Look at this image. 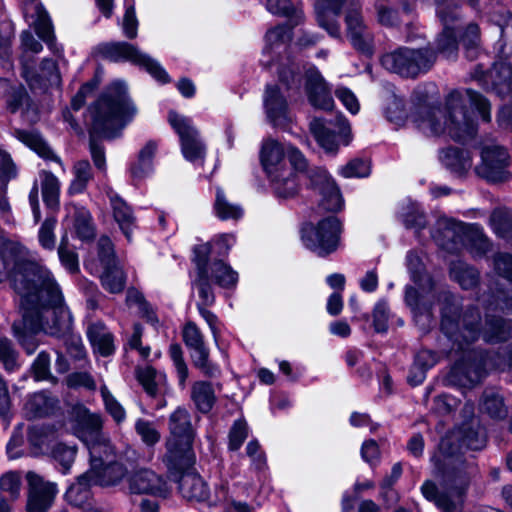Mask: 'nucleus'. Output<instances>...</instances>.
Instances as JSON below:
<instances>
[{
	"instance_id": "35",
	"label": "nucleus",
	"mask_w": 512,
	"mask_h": 512,
	"mask_svg": "<svg viewBox=\"0 0 512 512\" xmlns=\"http://www.w3.org/2000/svg\"><path fill=\"white\" fill-rule=\"evenodd\" d=\"M191 399L201 413H208L216 402L213 386L207 381H196L192 385Z\"/></svg>"
},
{
	"instance_id": "31",
	"label": "nucleus",
	"mask_w": 512,
	"mask_h": 512,
	"mask_svg": "<svg viewBox=\"0 0 512 512\" xmlns=\"http://www.w3.org/2000/svg\"><path fill=\"white\" fill-rule=\"evenodd\" d=\"M86 445L90 453V469L93 471L101 468L106 461L114 459V448L103 433L90 439Z\"/></svg>"
},
{
	"instance_id": "14",
	"label": "nucleus",
	"mask_w": 512,
	"mask_h": 512,
	"mask_svg": "<svg viewBox=\"0 0 512 512\" xmlns=\"http://www.w3.org/2000/svg\"><path fill=\"white\" fill-rule=\"evenodd\" d=\"M168 121L180 138L184 158L190 162L203 160L206 148L191 119L171 111Z\"/></svg>"
},
{
	"instance_id": "32",
	"label": "nucleus",
	"mask_w": 512,
	"mask_h": 512,
	"mask_svg": "<svg viewBox=\"0 0 512 512\" xmlns=\"http://www.w3.org/2000/svg\"><path fill=\"white\" fill-rule=\"evenodd\" d=\"M6 103L10 112H20L29 121H34L37 117L36 106L31 102L26 90L21 86L10 88Z\"/></svg>"
},
{
	"instance_id": "50",
	"label": "nucleus",
	"mask_w": 512,
	"mask_h": 512,
	"mask_svg": "<svg viewBox=\"0 0 512 512\" xmlns=\"http://www.w3.org/2000/svg\"><path fill=\"white\" fill-rule=\"evenodd\" d=\"M42 197L48 207L54 208L58 205L59 181L51 173H44L43 175Z\"/></svg>"
},
{
	"instance_id": "28",
	"label": "nucleus",
	"mask_w": 512,
	"mask_h": 512,
	"mask_svg": "<svg viewBox=\"0 0 512 512\" xmlns=\"http://www.w3.org/2000/svg\"><path fill=\"white\" fill-rule=\"evenodd\" d=\"M114 220L128 241H131L132 232L136 228V218L131 207L117 194H109Z\"/></svg>"
},
{
	"instance_id": "52",
	"label": "nucleus",
	"mask_w": 512,
	"mask_h": 512,
	"mask_svg": "<svg viewBox=\"0 0 512 512\" xmlns=\"http://www.w3.org/2000/svg\"><path fill=\"white\" fill-rule=\"evenodd\" d=\"M126 302L129 306H137L140 313L147 320V322L153 325L158 322L155 313L139 291L129 289L127 291Z\"/></svg>"
},
{
	"instance_id": "8",
	"label": "nucleus",
	"mask_w": 512,
	"mask_h": 512,
	"mask_svg": "<svg viewBox=\"0 0 512 512\" xmlns=\"http://www.w3.org/2000/svg\"><path fill=\"white\" fill-rule=\"evenodd\" d=\"M286 154L294 170L307 174L309 187L321 195L320 205L323 209L328 211L340 210L343 205L340 191L326 170L320 167L309 168L304 154L294 146H287Z\"/></svg>"
},
{
	"instance_id": "59",
	"label": "nucleus",
	"mask_w": 512,
	"mask_h": 512,
	"mask_svg": "<svg viewBox=\"0 0 512 512\" xmlns=\"http://www.w3.org/2000/svg\"><path fill=\"white\" fill-rule=\"evenodd\" d=\"M0 361L7 371H14L17 364V353L12 347V343L7 338H0Z\"/></svg>"
},
{
	"instance_id": "64",
	"label": "nucleus",
	"mask_w": 512,
	"mask_h": 512,
	"mask_svg": "<svg viewBox=\"0 0 512 512\" xmlns=\"http://www.w3.org/2000/svg\"><path fill=\"white\" fill-rule=\"evenodd\" d=\"M248 436L247 424L243 420L234 422L229 432V448L238 450Z\"/></svg>"
},
{
	"instance_id": "16",
	"label": "nucleus",
	"mask_w": 512,
	"mask_h": 512,
	"mask_svg": "<svg viewBox=\"0 0 512 512\" xmlns=\"http://www.w3.org/2000/svg\"><path fill=\"white\" fill-rule=\"evenodd\" d=\"M130 494L150 495L155 498H166L169 487L166 480L150 469H139L127 477Z\"/></svg>"
},
{
	"instance_id": "26",
	"label": "nucleus",
	"mask_w": 512,
	"mask_h": 512,
	"mask_svg": "<svg viewBox=\"0 0 512 512\" xmlns=\"http://www.w3.org/2000/svg\"><path fill=\"white\" fill-rule=\"evenodd\" d=\"M71 419L76 423L80 438L87 443L90 439L97 437L102 429V419L98 414H92L82 404H76L70 412Z\"/></svg>"
},
{
	"instance_id": "38",
	"label": "nucleus",
	"mask_w": 512,
	"mask_h": 512,
	"mask_svg": "<svg viewBox=\"0 0 512 512\" xmlns=\"http://www.w3.org/2000/svg\"><path fill=\"white\" fill-rule=\"evenodd\" d=\"M209 271V278L224 288L235 286L238 281V274L229 265L221 260L214 261L211 264L207 263Z\"/></svg>"
},
{
	"instance_id": "56",
	"label": "nucleus",
	"mask_w": 512,
	"mask_h": 512,
	"mask_svg": "<svg viewBox=\"0 0 512 512\" xmlns=\"http://www.w3.org/2000/svg\"><path fill=\"white\" fill-rule=\"evenodd\" d=\"M99 83L100 80L97 77H94L81 86L79 91L71 100V106L75 111L80 110L84 106L86 99L93 95L95 90L98 88Z\"/></svg>"
},
{
	"instance_id": "9",
	"label": "nucleus",
	"mask_w": 512,
	"mask_h": 512,
	"mask_svg": "<svg viewBox=\"0 0 512 512\" xmlns=\"http://www.w3.org/2000/svg\"><path fill=\"white\" fill-rule=\"evenodd\" d=\"M407 266L414 282L426 281L429 285L428 290L422 286L420 290L411 286H407L405 290V303L411 309L415 321L424 320L423 324L425 325L431 319L435 299V294L432 291V281L429 277L422 275L423 264L415 252L411 251L407 254Z\"/></svg>"
},
{
	"instance_id": "57",
	"label": "nucleus",
	"mask_w": 512,
	"mask_h": 512,
	"mask_svg": "<svg viewBox=\"0 0 512 512\" xmlns=\"http://www.w3.org/2000/svg\"><path fill=\"white\" fill-rule=\"evenodd\" d=\"M288 37V29L285 26H277L269 30L265 36L267 46L264 48L263 54L270 56L274 48H279Z\"/></svg>"
},
{
	"instance_id": "24",
	"label": "nucleus",
	"mask_w": 512,
	"mask_h": 512,
	"mask_svg": "<svg viewBox=\"0 0 512 512\" xmlns=\"http://www.w3.org/2000/svg\"><path fill=\"white\" fill-rule=\"evenodd\" d=\"M24 15L33 19V25L37 35L47 43L49 48L54 53H59L60 50L54 43V35L52 30V23L46 10L36 0H23Z\"/></svg>"
},
{
	"instance_id": "54",
	"label": "nucleus",
	"mask_w": 512,
	"mask_h": 512,
	"mask_svg": "<svg viewBox=\"0 0 512 512\" xmlns=\"http://www.w3.org/2000/svg\"><path fill=\"white\" fill-rule=\"evenodd\" d=\"M169 355L176 369L179 385L184 388L188 378V367L183 358V351L179 344H172L169 348Z\"/></svg>"
},
{
	"instance_id": "49",
	"label": "nucleus",
	"mask_w": 512,
	"mask_h": 512,
	"mask_svg": "<svg viewBox=\"0 0 512 512\" xmlns=\"http://www.w3.org/2000/svg\"><path fill=\"white\" fill-rule=\"evenodd\" d=\"M279 80L283 83L287 90L298 89L300 86L299 66L286 58V62L281 61L278 63L277 68Z\"/></svg>"
},
{
	"instance_id": "40",
	"label": "nucleus",
	"mask_w": 512,
	"mask_h": 512,
	"mask_svg": "<svg viewBox=\"0 0 512 512\" xmlns=\"http://www.w3.org/2000/svg\"><path fill=\"white\" fill-rule=\"evenodd\" d=\"M310 131L325 151L334 153L337 150L338 144L335 133L326 127L322 119H313L310 122Z\"/></svg>"
},
{
	"instance_id": "43",
	"label": "nucleus",
	"mask_w": 512,
	"mask_h": 512,
	"mask_svg": "<svg viewBox=\"0 0 512 512\" xmlns=\"http://www.w3.org/2000/svg\"><path fill=\"white\" fill-rule=\"evenodd\" d=\"M214 210L221 220H237L243 215V209L239 205L230 202L221 188H217L216 191Z\"/></svg>"
},
{
	"instance_id": "62",
	"label": "nucleus",
	"mask_w": 512,
	"mask_h": 512,
	"mask_svg": "<svg viewBox=\"0 0 512 512\" xmlns=\"http://www.w3.org/2000/svg\"><path fill=\"white\" fill-rule=\"evenodd\" d=\"M66 384L70 388H85L94 391L96 382L91 374L85 371L73 372L66 378Z\"/></svg>"
},
{
	"instance_id": "22",
	"label": "nucleus",
	"mask_w": 512,
	"mask_h": 512,
	"mask_svg": "<svg viewBox=\"0 0 512 512\" xmlns=\"http://www.w3.org/2000/svg\"><path fill=\"white\" fill-rule=\"evenodd\" d=\"M305 90L309 102L316 108L330 110L333 107V98L326 81L315 67H310L305 74Z\"/></svg>"
},
{
	"instance_id": "13",
	"label": "nucleus",
	"mask_w": 512,
	"mask_h": 512,
	"mask_svg": "<svg viewBox=\"0 0 512 512\" xmlns=\"http://www.w3.org/2000/svg\"><path fill=\"white\" fill-rule=\"evenodd\" d=\"M183 341L190 352V358L195 368L209 378L221 374L219 366L210 361V351L204 341V336L194 322H188L183 328Z\"/></svg>"
},
{
	"instance_id": "1",
	"label": "nucleus",
	"mask_w": 512,
	"mask_h": 512,
	"mask_svg": "<svg viewBox=\"0 0 512 512\" xmlns=\"http://www.w3.org/2000/svg\"><path fill=\"white\" fill-rule=\"evenodd\" d=\"M19 267L12 281L14 291L21 297L22 319L14 322L13 331L27 354H33L38 347L37 333L66 337L72 330L73 317L48 269L29 263Z\"/></svg>"
},
{
	"instance_id": "20",
	"label": "nucleus",
	"mask_w": 512,
	"mask_h": 512,
	"mask_svg": "<svg viewBox=\"0 0 512 512\" xmlns=\"http://www.w3.org/2000/svg\"><path fill=\"white\" fill-rule=\"evenodd\" d=\"M209 252L210 248L208 244L199 245L194 249L195 256L193 261L197 268V278L194 281V286L197 288L200 298V301L197 302V306H211L215 302L207 268V256Z\"/></svg>"
},
{
	"instance_id": "41",
	"label": "nucleus",
	"mask_w": 512,
	"mask_h": 512,
	"mask_svg": "<svg viewBox=\"0 0 512 512\" xmlns=\"http://www.w3.org/2000/svg\"><path fill=\"white\" fill-rule=\"evenodd\" d=\"M481 407L484 412L494 419H503L508 413L502 395L494 389H488L484 392Z\"/></svg>"
},
{
	"instance_id": "29",
	"label": "nucleus",
	"mask_w": 512,
	"mask_h": 512,
	"mask_svg": "<svg viewBox=\"0 0 512 512\" xmlns=\"http://www.w3.org/2000/svg\"><path fill=\"white\" fill-rule=\"evenodd\" d=\"M21 64H22V74L25 77L27 82L33 83L37 80V75L32 70L33 58L32 55L38 54L42 51V44L32 35V33L28 30L23 31L21 33Z\"/></svg>"
},
{
	"instance_id": "4",
	"label": "nucleus",
	"mask_w": 512,
	"mask_h": 512,
	"mask_svg": "<svg viewBox=\"0 0 512 512\" xmlns=\"http://www.w3.org/2000/svg\"><path fill=\"white\" fill-rule=\"evenodd\" d=\"M439 301L443 302L441 329L453 342V346H457V350H465L480 337L490 343L506 341L510 337L512 330L510 321L486 315L485 325L482 327L481 315L477 308H469L459 316L458 306L449 292H441Z\"/></svg>"
},
{
	"instance_id": "5",
	"label": "nucleus",
	"mask_w": 512,
	"mask_h": 512,
	"mask_svg": "<svg viewBox=\"0 0 512 512\" xmlns=\"http://www.w3.org/2000/svg\"><path fill=\"white\" fill-rule=\"evenodd\" d=\"M412 121L425 134H448L458 142L471 140L477 132V125L466 108L465 97L458 91L447 96L445 111L436 106L421 105L412 114Z\"/></svg>"
},
{
	"instance_id": "27",
	"label": "nucleus",
	"mask_w": 512,
	"mask_h": 512,
	"mask_svg": "<svg viewBox=\"0 0 512 512\" xmlns=\"http://www.w3.org/2000/svg\"><path fill=\"white\" fill-rule=\"evenodd\" d=\"M284 157L285 150L278 141L271 138L263 141L260 160L268 178L288 170L285 166Z\"/></svg>"
},
{
	"instance_id": "51",
	"label": "nucleus",
	"mask_w": 512,
	"mask_h": 512,
	"mask_svg": "<svg viewBox=\"0 0 512 512\" xmlns=\"http://www.w3.org/2000/svg\"><path fill=\"white\" fill-rule=\"evenodd\" d=\"M100 392L107 413L113 418V420L117 424L122 423L126 419V412L124 407L111 394V392L108 390L106 386H102Z\"/></svg>"
},
{
	"instance_id": "48",
	"label": "nucleus",
	"mask_w": 512,
	"mask_h": 512,
	"mask_svg": "<svg viewBox=\"0 0 512 512\" xmlns=\"http://www.w3.org/2000/svg\"><path fill=\"white\" fill-rule=\"evenodd\" d=\"M55 400L45 393H35L26 403V410L34 417L48 415L55 406Z\"/></svg>"
},
{
	"instance_id": "11",
	"label": "nucleus",
	"mask_w": 512,
	"mask_h": 512,
	"mask_svg": "<svg viewBox=\"0 0 512 512\" xmlns=\"http://www.w3.org/2000/svg\"><path fill=\"white\" fill-rule=\"evenodd\" d=\"M341 232V222L335 216H329L316 225L311 223L304 225L301 230V239L306 248L323 257L337 249Z\"/></svg>"
},
{
	"instance_id": "23",
	"label": "nucleus",
	"mask_w": 512,
	"mask_h": 512,
	"mask_svg": "<svg viewBox=\"0 0 512 512\" xmlns=\"http://www.w3.org/2000/svg\"><path fill=\"white\" fill-rule=\"evenodd\" d=\"M92 469L83 473L77 478L66 491V499L69 503L75 506H81L89 498V489L92 485L109 486L113 482V478L108 477L106 474H95Z\"/></svg>"
},
{
	"instance_id": "46",
	"label": "nucleus",
	"mask_w": 512,
	"mask_h": 512,
	"mask_svg": "<svg viewBox=\"0 0 512 512\" xmlns=\"http://www.w3.org/2000/svg\"><path fill=\"white\" fill-rule=\"evenodd\" d=\"M494 89L498 94H506L512 90V67L507 63L495 65L491 71Z\"/></svg>"
},
{
	"instance_id": "3",
	"label": "nucleus",
	"mask_w": 512,
	"mask_h": 512,
	"mask_svg": "<svg viewBox=\"0 0 512 512\" xmlns=\"http://www.w3.org/2000/svg\"><path fill=\"white\" fill-rule=\"evenodd\" d=\"M88 111L91 118L90 153L95 167L105 172L104 147L95 140L94 135L115 137L134 118L137 109L127 94L125 84L117 81L100 95Z\"/></svg>"
},
{
	"instance_id": "36",
	"label": "nucleus",
	"mask_w": 512,
	"mask_h": 512,
	"mask_svg": "<svg viewBox=\"0 0 512 512\" xmlns=\"http://www.w3.org/2000/svg\"><path fill=\"white\" fill-rule=\"evenodd\" d=\"M126 276L118 262L106 264L101 275V284L105 290L117 294L124 290Z\"/></svg>"
},
{
	"instance_id": "45",
	"label": "nucleus",
	"mask_w": 512,
	"mask_h": 512,
	"mask_svg": "<svg viewBox=\"0 0 512 512\" xmlns=\"http://www.w3.org/2000/svg\"><path fill=\"white\" fill-rule=\"evenodd\" d=\"M17 134L19 140L37 152L41 157L60 163L59 158L53 154L39 134L29 131H18Z\"/></svg>"
},
{
	"instance_id": "25",
	"label": "nucleus",
	"mask_w": 512,
	"mask_h": 512,
	"mask_svg": "<svg viewBox=\"0 0 512 512\" xmlns=\"http://www.w3.org/2000/svg\"><path fill=\"white\" fill-rule=\"evenodd\" d=\"M264 107L274 126L284 125L288 120V104L278 85H267L264 94Z\"/></svg>"
},
{
	"instance_id": "7",
	"label": "nucleus",
	"mask_w": 512,
	"mask_h": 512,
	"mask_svg": "<svg viewBox=\"0 0 512 512\" xmlns=\"http://www.w3.org/2000/svg\"><path fill=\"white\" fill-rule=\"evenodd\" d=\"M169 437L166 441L164 462L168 469H183L194 464L193 442L196 431L191 414L184 407L176 408L168 419Z\"/></svg>"
},
{
	"instance_id": "21",
	"label": "nucleus",
	"mask_w": 512,
	"mask_h": 512,
	"mask_svg": "<svg viewBox=\"0 0 512 512\" xmlns=\"http://www.w3.org/2000/svg\"><path fill=\"white\" fill-rule=\"evenodd\" d=\"M437 14L443 24V32L437 39L438 50L450 58L457 50L456 30L458 26L456 22L459 20V14L456 8L446 5H439Z\"/></svg>"
},
{
	"instance_id": "53",
	"label": "nucleus",
	"mask_w": 512,
	"mask_h": 512,
	"mask_svg": "<svg viewBox=\"0 0 512 512\" xmlns=\"http://www.w3.org/2000/svg\"><path fill=\"white\" fill-rule=\"evenodd\" d=\"M58 255L62 265L71 273L79 270L78 256L69 246L68 237L64 235L58 248Z\"/></svg>"
},
{
	"instance_id": "10",
	"label": "nucleus",
	"mask_w": 512,
	"mask_h": 512,
	"mask_svg": "<svg viewBox=\"0 0 512 512\" xmlns=\"http://www.w3.org/2000/svg\"><path fill=\"white\" fill-rule=\"evenodd\" d=\"M436 60L430 48L411 49L401 47L382 56L381 64L389 71L406 78H415L426 73Z\"/></svg>"
},
{
	"instance_id": "6",
	"label": "nucleus",
	"mask_w": 512,
	"mask_h": 512,
	"mask_svg": "<svg viewBox=\"0 0 512 512\" xmlns=\"http://www.w3.org/2000/svg\"><path fill=\"white\" fill-rule=\"evenodd\" d=\"M342 8L346 9L347 34L355 49L365 55L373 53V35L361 15L358 0H320L316 6L318 24L331 36H340V26L336 17Z\"/></svg>"
},
{
	"instance_id": "33",
	"label": "nucleus",
	"mask_w": 512,
	"mask_h": 512,
	"mask_svg": "<svg viewBox=\"0 0 512 512\" xmlns=\"http://www.w3.org/2000/svg\"><path fill=\"white\" fill-rule=\"evenodd\" d=\"M439 159L445 167L457 174H463L472 167V157L470 153L456 147L442 149L439 154Z\"/></svg>"
},
{
	"instance_id": "15",
	"label": "nucleus",
	"mask_w": 512,
	"mask_h": 512,
	"mask_svg": "<svg viewBox=\"0 0 512 512\" xmlns=\"http://www.w3.org/2000/svg\"><path fill=\"white\" fill-rule=\"evenodd\" d=\"M28 512H47L58 493L57 485L54 482L46 481L35 472H28Z\"/></svg>"
},
{
	"instance_id": "39",
	"label": "nucleus",
	"mask_w": 512,
	"mask_h": 512,
	"mask_svg": "<svg viewBox=\"0 0 512 512\" xmlns=\"http://www.w3.org/2000/svg\"><path fill=\"white\" fill-rule=\"evenodd\" d=\"M32 64H34V62ZM32 70L37 75L38 81H34L33 83L28 82L31 88L42 87L47 84L58 85L61 81L57 64L52 59H44L41 62L39 71L32 65Z\"/></svg>"
},
{
	"instance_id": "37",
	"label": "nucleus",
	"mask_w": 512,
	"mask_h": 512,
	"mask_svg": "<svg viewBox=\"0 0 512 512\" xmlns=\"http://www.w3.org/2000/svg\"><path fill=\"white\" fill-rule=\"evenodd\" d=\"M266 7L272 14L288 18L291 26H296L303 20L301 7L291 0H267Z\"/></svg>"
},
{
	"instance_id": "2",
	"label": "nucleus",
	"mask_w": 512,
	"mask_h": 512,
	"mask_svg": "<svg viewBox=\"0 0 512 512\" xmlns=\"http://www.w3.org/2000/svg\"><path fill=\"white\" fill-rule=\"evenodd\" d=\"M485 444L486 437L480 428L464 424L449 431L431 457L433 473L441 479V487L427 480L421 487L423 496L442 512L460 510L470 477L475 471L474 463L464 458L462 448L480 450Z\"/></svg>"
},
{
	"instance_id": "18",
	"label": "nucleus",
	"mask_w": 512,
	"mask_h": 512,
	"mask_svg": "<svg viewBox=\"0 0 512 512\" xmlns=\"http://www.w3.org/2000/svg\"><path fill=\"white\" fill-rule=\"evenodd\" d=\"M512 370V344L489 352L483 356L479 364L471 365L467 370V381L471 385L479 383L489 371Z\"/></svg>"
},
{
	"instance_id": "17",
	"label": "nucleus",
	"mask_w": 512,
	"mask_h": 512,
	"mask_svg": "<svg viewBox=\"0 0 512 512\" xmlns=\"http://www.w3.org/2000/svg\"><path fill=\"white\" fill-rule=\"evenodd\" d=\"M482 162L475 170L479 176L490 182L503 181L508 176V154L500 146H486L481 152Z\"/></svg>"
},
{
	"instance_id": "30",
	"label": "nucleus",
	"mask_w": 512,
	"mask_h": 512,
	"mask_svg": "<svg viewBox=\"0 0 512 512\" xmlns=\"http://www.w3.org/2000/svg\"><path fill=\"white\" fill-rule=\"evenodd\" d=\"M136 377L150 397L155 398L162 395L168 388L166 375L162 372H157L151 366L138 368L136 370Z\"/></svg>"
},
{
	"instance_id": "61",
	"label": "nucleus",
	"mask_w": 512,
	"mask_h": 512,
	"mask_svg": "<svg viewBox=\"0 0 512 512\" xmlns=\"http://www.w3.org/2000/svg\"><path fill=\"white\" fill-rule=\"evenodd\" d=\"M403 223L407 228L420 230L425 227L426 219L422 211L415 205H409L402 213Z\"/></svg>"
},
{
	"instance_id": "19",
	"label": "nucleus",
	"mask_w": 512,
	"mask_h": 512,
	"mask_svg": "<svg viewBox=\"0 0 512 512\" xmlns=\"http://www.w3.org/2000/svg\"><path fill=\"white\" fill-rule=\"evenodd\" d=\"M193 464L183 469H168L170 475L178 482L181 495L189 501H205L209 490L204 480L191 470Z\"/></svg>"
},
{
	"instance_id": "63",
	"label": "nucleus",
	"mask_w": 512,
	"mask_h": 512,
	"mask_svg": "<svg viewBox=\"0 0 512 512\" xmlns=\"http://www.w3.org/2000/svg\"><path fill=\"white\" fill-rule=\"evenodd\" d=\"M389 308L386 302L379 301L373 310V326L376 332L385 333L388 329Z\"/></svg>"
},
{
	"instance_id": "42",
	"label": "nucleus",
	"mask_w": 512,
	"mask_h": 512,
	"mask_svg": "<svg viewBox=\"0 0 512 512\" xmlns=\"http://www.w3.org/2000/svg\"><path fill=\"white\" fill-rule=\"evenodd\" d=\"M74 178L70 184L71 194L82 193L93 178L92 167L88 160L77 161L73 166Z\"/></svg>"
},
{
	"instance_id": "47",
	"label": "nucleus",
	"mask_w": 512,
	"mask_h": 512,
	"mask_svg": "<svg viewBox=\"0 0 512 512\" xmlns=\"http://www.w3.org/2000/svg\"><path fill=\"white\" fill-rule=\"evenodd\" d=\"M490 224L500 237H512V214L506 209H496L490 216Z\"/></svg>"
},
{
	"instance_id": "58",
	"label": "nucleus",
	"mask_w": 512,
	"mask_h": 512,
	"mask_svg": "<svg viewBox=\"0 0 512 512\" xmlns=\"http://www.w3.org/2000/svg\"><path fill=\"white\" fill-rule=\"evenodd\" d=\"M370 173V165L363 159H353L341 167L340 174L345 178L366 177Z\"/></svg>"
},
{
	"instance_id": "12",
	"label": "nucleus",
	"mask_w": 512,
	"mask_h": 512,
	"mask_svg": "<svg viewBox=\"0 0 512 512\" xmlns=\"http://www.w3.org/2000/svg\"><path fill=\"white\" fill-rule=\"evenodd\" d=\"M102 57L113 61H129L144 68L157 81L166 83L169 76L158 61L142 53L136 46L127 42H109L98 46Z\"/></svg>"
},
{
	"instance_id": "44",
	"label": "nucleus",
	"mask_w": 512,
	"mask_h": 512,
	"mask_svg": "<svg viewBox=\"0 0 512 512\" xmlns=\"http://www.w3.org/2000/svg\"><path fill=\"white\" fill-rule=\"evenodd\" d=\"M450 275L463 289H470L478 282V272L462 261L451 264Z\"/></svg>"
},
{
	"instance_id": "60",
	"label": "nucleus",
	"mask_w": 512,
	"mask_h": 512,
	"mask_svg": "<svg viewBox=\"0 0 512 512\" xmlns=\"http://www.w3.org/2000/svg\"><path fill=\"white\" fill-rule=\"evenodd\" d=\"M52 454L54 459L61 464L63 472L65 473L74 462L76 449L75 447L59 443L53 448Z\"/></svg>"
},
{
	"instance_id": "55",
	"label": "nucleus",
	"mask_w": 512,
	"mask_h": 512,
	"mask_svg": "<svg viewBox=\"0 0 512 512\" xmlns=\"http://www.w3.org/2000/svg\"><path fill=\"white\" fill-rule=\"evenodd\" d=\"M135 430L141 440L148 446H153L160 440L159 431L150 421L138 419L135 423Z\"/></svg>"
},
{
	"instance_id": "34",
	"label": "nucleus",
	"mask_w": 512,
	"mask_h": 512,
	"mask_svg": "<svg viewBox=\"0 0 512 512\" xmlns=\"http://www.w3.org/2000/svg\"><path fill=\"white\" fill-rule=\"evenodd\" d=\"M269 179L275 195L280 199H291L299 193V182L290 169L282 171Z\"/></svg>"
}]
</instances>
